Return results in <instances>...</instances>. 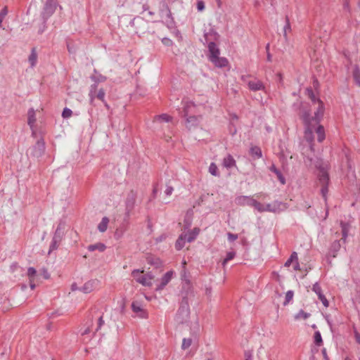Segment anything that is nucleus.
<instances>
[{"mask_svg": "<svg viewBox=\"0 0 360 360\" xmlns=\"http://www.w3.org/2000/svg\"><path fill=\"white\" fill-rule=\"evenodd\" d=\"M200 233V229L199 228H194L193 230L188 231L186 234V241L188 243H191L198 236V235Z\"/></svg>", "mask_w": 360, "mask_h": 360, "instance_id": "a878e982", "label": "nucleus"}, {"mask_svg": "<svg viewBox=\"0 0 360 360\" xmlns=\"http://www.w3.org/2000/svg\"><path fill=\"white\" fill-rule=\"evenodd\" d=\"M172 117L168 115L167 114H162L160 115H158L155 117L154 122H169L172 120Z\"/></svg>", "mask_w": 360, "mask_h": 360, "instance_id": "cd10ccee", "label": "nucleus"}, {"mask_svg": "<svg viewBox=\"0 0 360 360\" xmlns=\"http://www.w3.org/2000/svg\"><path fill=\"white\" fill-rule=\"evenodd\" d=\"M36 122L35 111L33 108L29 109L27 112V124L30 126L32 136H35L36 132L34 130V123Z\"/></svg>", "mask_w": 360, "mask_h": 360, "instance_id": "f3484780", "label": "nucleus"}, {"mask_svg": "<svg viewBox=\"0 0 360 360\" xmlns=\"http://www.w3.org/2000/svg\"><path fill=\"white\" fill-rule=\"evenodd\" d=\"M341 245L340 240H335L330 249V252L332 254L333 257H335L336 256V253L339 251L340 249Z\"/></svg>", "mask_w": 360, "mask_h": 360, "instance_id": "bb28decb", "label": "nucleus"}, {"mask_svg": "<svg viewBox=\"0 0 360 360\" xmlns=\"http://www.w3.org/2000/svg\"><path fill=\"white\" fill-rule=\"evenodd\" d=\"M147 22L141 17L136 16L131 22L130 25L136 30V32L143 33L147 29Z\"/></svg>", "mask_w": 360, "mask_h": 360, "instance_id": "1a4fd4ad", "label": "nucleus"}, {"mask_svg": "<svg viewBox=\"0 0 360 360\" xmlns=\"http://www.w3.org/2000/svg\"><path fill=\"white\" fill-rule=\"evenodd\" d=\"M142 273H143V270L134 269L132 271L131 275L135 278L137 283H141L143 286H151L152 283H148L146 274L141 275V274Z\"/></svg>", "mask_w": 360, "mask_h": 360, "instance_id": "ddd939ff", "label": "nucleus"}, {"mask_svg": "<svg viewBox=\"0 0 360 360\" xmlns=\"http://www.w3.org/2000/svg\"><path fill=\"white\" fill-rule=\"evenodd\" d=\"M104 324V321L103 319V316L99 317L98 320V326L96 329V331H98L101 329V326Z\"/></svg>", "mask_w": 360, "mask_h": 360, "instance_id": "bf43d9fd", "label": "nucleus"}, {"mask_svg": "<svg viewBox=\"0 0 360 360\" xmlns=\"http://www.w3.org/2000/svg\"><path fill=\"white\" fill-rule=\"evenodd\" d=\"M312 290L317 295L319 298L324 295L319 283L317 282L314 284Z\"/></svg>", "mask_w": 360, "mask_h": 360, "instance_id": "e433bc0d", "label": "nucleus"}, {"mask_svg": "<svg viewBox=\"0 0 360 360\" xmlns=\"http://www.w3.org/2000/svg\"><path fill=\"white\" fill-rule=\"evenodd\" d=\"M183 115L187 117L195 112V105L190 101H183Z\"/></svg>", "mask_w": 360, "mask_h": 360, "instance_id": "2eb2a0df", "label": "nucleus"}, {"mask_svg": "<svg viewBox=\"0 0 360 360\" xmlns=\"http://www.w3.org/2000/svg\"><path fill=\"white\" fill-rule=\"evenodd\" d=\"M235 256H236V252L234 251H230V252H227L225 259L222 262L223 266H225L226 264L229 261L233 259L235 257Z\"/></svg>", "mask_w": 360, "mask_h": 360, "instance_id": "58836bf2", "label": "nucleus"}, {"mask_svg": "<svg viewBox=\"0 0 360 360\" xmlns=\"http://www.w3.org/2000/svg\"><path fill=\"white\" fill-rule=\"evenodd\" d=\"M190 297H193V292H186L185 295L182 293L180 306L176 314V321L179 323H184L188 320L190 316L188 299Z\"/></svg>", "mask_w": 360, "mask_h": 360, "instance_id": "7ed1b4c3", "label": "nucleus"}, {"mask_svg": "<svg viewBox=\"0 0 360 360\" xmlns=\"http://www.w3.org/2000/svg\"><path fill=\"white\" fill-rule=\"evenodd\" d=\"M42 275L45 279H48L50 277L49 272L47 271L46 269H44L42 270Z\"/></svg>", "mask_w": 360, "mask_h": 360, "instance_id": "338daca9", "label": "nucleus"}, {"mask_svg": "<svg viewBox=\"0 0 360 360\" xmlns=\"http://www.w3.org/2000/svg\"><path fill=\"white\" fill-rule=\"evenodd\" d=\"M298 260L297 254L296 252H293L289 259L285 262V266H290L291 263L293 262H297Z\"/></svg>", "mask_w": 360, "mask_h": 360, "instance_id": "4c0bfd02", "label": "nucleus"}, {"mask_svg": "<svg viewBox=\"0 0 360 360\" xmlns=\"http://www.w3.org/2000/svg\"><path fill=\"white\" fill-rule=\"evenodd\" d=\"M328 192V184H326L324 186H323V187L321 188V195L325 200H326V195H327Z\"/></svg>", "mask_w": 360, "mask_h": 360, "instance_id": "3c124183", "label": "nucleus"}, {"mask_svg": "<svg viewBox=\"0 0 360 360\" xmlns=\"http://www.w3.org/2000/svg\"><path fill=\"white\" fill-rule=\"evenodd\" d=\"M146 278L148 283H152V280L154 278V276L151 273L146 274Z\"/></svg>", "mask_w": 360, "mask_h": 360, "instance_id": "69168bd1", "label": "nucleus"}, {"mask_svg": "<svg viewBox=\"0 0 360 360\" xmlns=\"http://www.w3.org/2000/svg\"><path fill=\"white\" fill-rule=\"evenodd\" d=\"M72 114V111L70 109L65 108L63 110L62 116L63 118H69L71 117Z\"/></svg>", "mask_w": 360, "mask_h": 360, "instance_id": "09e8293b", "label": "nucleus"}, {"mask_svg": "<svg viewBox=\"0 0 360 360\" xmlns=\"http://www.w3.org/2000/svg\"><path fill=\"white\" fill-rule=\"evenodd\" d=\"M64 229H65V224L63 223H60L58 225V227L55 231V233L53 235L52 242L50 245L49 254L51 253L53 250H56L59 244L63 240V236H64Z\"/></svg>", "mask_w": 360, "mask_h": 360, "instance_id": "39448f33", "label": "nucleus"}, {"mask_svg": "<svg viewBox=\"0 0 360 360\" xmlns=\"http://www.w3.org/2000/svg\"><path fill=\"white\" fill-rule=\"evenodd\" d=\"M96 283V281H89L84 283L80 290L84 293H89L94 290Z\"/></svg>", "mask_w": 360, "mask_h": 360, "instance_id": "b1692460", "label": "nucleus"}, {"mask_svg": "<svg viewBox=\"0 0 360 360\" xmlns=\"http://www.w3.org/2000/svg\"><path fill=\"white\" fill-rule=\"evenodd\" d=\"M173 276V271H167L161 278L160 283L158 285L156 290H162L171 281Z\"/></svg>", "mask_w": 360, "mask_h": 360, "instance_id": "412c9836", "label": "nucleus"}, {"mask_svg": "<svg viewBox=\"0 0 360 360\" xmlns=\"http://www.w3.org/2000/svg\"><path fill=\"white\" fill-rule=\"evenodd\" d=\"M250 155L254 160H257L262 158V152L259 146H254L250 148Z\"/></svg>", "mask_w": 360, "mask_h": 360, "instance_id": "5701e85b", "label": "nucleus"}, {"mask_svg": "<svg viewBox=\"0 0 360 360\" xmlns=\"http://www.w3.org/2000/svg\"><path fill=\"white\" fill-rule=\"evenodd\" d=\"M322 354H323V356L325 360H329V359L328 357V355H327V353H326V349H322Z\"/></svg>", "mask_w": 360, "mask_h": 360, "instance_id": "774afa93", "label": "nucleus"}, {"mask_svg": "<svg viewBox=\"0 0 360 360\" xmlns=\"http://www.w3.org/2000/svg\"><path fill=\"white\" fill-rule=\"evenodd\" d=\"M37 273L36 269L34 267H29L27 269V276L31 279Z\"/></svg>", "mask_w": 360, "mask_h": 360, "instance_id": "864d4df0", "label": "nucleus"}, {"mask_svg": "<svg viewBox=\"0 0 360 360\" xmlns=\"http://www.w3.org/2000/svg\"><path fill=\"white\" fill-rule=\"evenodd\" d=\"M8 14V8L6 6H5L1 11H0V27H2V22L6 17V15Z\"/></svg>", "mask_w": 360, "mask_h": 360, "instance_id": "de8ad7c7", "label": "nucleus"}, {"mask_svg": "<svg viewBox=\"0 0 360 360\" xmlns=\"http://www.w3.org/2000/svg\"><path fill=\"white\" fill-rule=\"evenodd\" d=\"M212 288L211 287H206L205 288V295L207 296V299L209 300H211V297H212Z\"/></svg>", "mask_w": 360, "mask_h": 360, "instance_id": "4d7b16f0", "label": "nucleus"}, {"mask_svg": "<svg viewBox=\"0 0 360 360\" xmlns=\"http://www.w3.org/2000/svg\"><path fill=\"white\" fill-rule=\"evenodd\" d=\"M340 225H341V228H342V240L345 241V240L348 236L349 226L348 224L344 223L342 221L341 222Z\"/></svg>", "mask_w": 360, "mask_h": 360, "instance_id": "f704fd0d", "label": "nucleus"}, {"mask_svg": "<svg viewBox=\"0 0 360 360\" xmlns=\"http://www.w3.org/2000/svg\"><path fill=\"white\" fill-rule=\"evenodd\" d=\"M269 170L276 174L278 180H284V178L283 177L281 172L275 167L274 165H271L270 166Z\"/></svg>", "mask_w": 360, "mask_h": 360, "instance_id": "ea45409f", "label": "nucleus"}, {"mask_svg": "<svg viewBox=\"0 0 360 360\" xmlns=\"http://www.w3.org/2000/svg\"><path fill=\"white\" fill-rule=\"evenodd\" d=\"M304 162L307 165L310 167L314 165V167L319 170L320 174L322 176V177L328 180L327 174L328 165L326 163L323 162L322 160L318 158L314 160L313 158L308 156Z\"/></svg>", "mask_w": 360, "mask_h": 360, "instance_id": "20e7f679", "label": "nucleus"}, {"mask_svg": "<svg viewBox=\"0 0 360 360\" xmlns=\"http://www.w3.org/2000/svg\"><path fill=\"white\" fill-rule=\"evenodd\" d=\"M56 7V0H46L44 7L42 16L44 19L49 18L55 11Z\"/></svg>", "mask_w": 360, "mask_h": 360, "instance_id": "9b49d317", "label": "nucleus"}, {"mask_svg": "<svg viewBox=\"0 0 360 360\" xmlns=\"http://www.w3.org/2000/svg\"><path fill=\"white\" fill-rule=\"evenodd\" d=\"M164 191V193L166 195H170L174 190L173 186L169 185V183L166 182L163 184L162 182L156 184L153 190V193L154 196H156L157 193L159 191Z\"/></svg>", "mask_w": 360, "mask_h": 360, "instance_id": "9d476101", "label": "nucleus"}, {"mask_svg": "<svg viewBox=\"0 0 360 360\" xmlns=\"http://www.w3.org/2000/svg\"><path fill=\"white\" fill-rule=\"evenodd\" d=\"M108 222L109 219L107 217H103L101 221L99 223L98 226V229L101 232H105L107 230Z\"/></svg>", "mask_w": 360, "mask_h": 360, "instance_id": "473e14b6", "label": "nucleus"}, {"mask_svg": "<svg viewBox=\"0 0 360 360\" xmlns=\"http://www.w3.org/2000/svg\"><path fill=\"white\" fill-rule=\"evenodd\" d=\"M254 200H255V199H253L252 198L243 195V196L237 197L235 200V202L238 205H241V206L248 205V206L252 207V204L254 202Z\"/></svg>", "mask_w": 360, "mask_h": 360, "instance_id": "aec40b11", "label": "nucleus"}, {"mask_svg": "<svg viewBox=\"0 0 360 360\" xmlns=\"http://www.w3.org/2000/svg\"><path fill=\"white\" fill-rule=\"evenodd\" d=\"M352 77L355 83L360 86V69L358 65H355L352 72Z\"/></svg>", "mask_w": 360, "mask_h": 360, "instance_id": "7c9ffc66", "label": "nucleus"}, {"mask_svg": "<svg viewBox=\"0 0 360 360\" xmlns=\"http://www.w3.org/2000/svg\"><path fill=\"white\" fill-rule=\"evenodd\" d=\"M320 300V301L322 302V304H323L324 307H328L329 305V303H328V300L326 299V297H325V295L319 298Z\"/></svg>", "mask_w": 360, "mask_h": 360, "instance_id": "13d9d810", "label": "nucleus"}, {"mask_svg": "<svg viewBox=\"0 0 360 360\" xmlns=\"http://www.w3.org/2000/svg\"><path fill=\"white\" fill-rule=\"evenodd\" d=\"M105 248L106 246L101 243H98L88 246V250L91 252L94 251L96 250H98L100 252H103L105 250Z\"/></svg>", "mask_w": 360, "mask_h": 360, "instance_id": "2f4dec72", "label": "nucleus"}, {"mask_svg": "<svg viewBox=\"0 0 360 360\" xmlns=\"http://www.w3.org/2000/svg\"><path fill=\"white\" fill-rule=\"evenodd\" d=\"M294 292L292 290H288L285 294L284 305H287L293 298Z\"/></svg>", "mask_w": 360, "mask_h": 360, "instance_id": "a18cd8bd", "label": "nucleus"}, {"mask_svg": "<svg viewBox=\"0 0 360 360\" xmlns=\"http://www.w3.org/2000/svg\"><path fill=\"white\" fill-rule=\"evenodd\" d=\"M354 333L356 342L360 345V333L356 330H354Z\"/></svg>", "mask_w": 360, "mask_h": 360, "instance_id": "0e129e2a", "label": "nucleus"}, {"mask_svg": "<svg viewBox=\"0 0 360 360\" xmlns=\"http://www.w3.org/2000/svg\"><path fill=\"white\" fill-rule=\"evenodd\" d=\"M218 168L215 163L212 162L210 164L209 167V172L214 176H218L219 174L217 172Z\"/></svg>", "mask_w": 360, "mask_h": 360, "instance_id": "37998d69", "label": "nucleus"}, {"mask_svg": "<svg viewBox=\"0 0 360 360\" xmlns=\"http://www.w3.org/2000/svg\"><path fill=\"white\" fill-rule=\"evenodd\" d=\"M306 94L311 100L312 103H318V107H319V103L320 102L323 105V102L320 99L316 98V96L314 95V91H312L311 89H306ZM318 108H317V109Z\"/></svg>", "mask_w": 360, "mask_h": 360, "instance_id": "c756f323", "label": "nucleus"}, {"mask_svg": "<svg viewBox=\"0 0 360 360\" xmlns=\"http://www.w3.org/2000/svg\"><path fill=\"white\" fill-rule=\"evenodd\" d=\"M28 60L31 65V67H34L36 65L37 60V54L34 48L32 49Z\"/></svg>", "mask_w": 360, "mask_h": 360, "instance_id": "72a5a7b5", "label": "nucleus"}, {"mask_svg": "<svg viewBox=\"0 0 360 360\" xmlns=\"http://www.w3.org/2000/svg\"><path fill=\"white\" fill-rule=\"evenodd\" d=\"M324 112V105L320 102L319 107L314 112V116H311L309 110L303 111L301 118L304 125V139L309 144V149L314 152L313 141L314 139V132L317 134L319 142H322L325 139V130L322 125L319 124Z\"/></svg>", "mask_w": 360, "mask_h": 360, "instance_id": "f257e3e1", "label": "nucleus"}, {"mask_svg": "<svg viewBox=\"0 0 360 360\" xmlns=\"http://www.w3.org/2000/svg\"><path fill=\"white\" fill-rule=\"evenodd\" d=\"M186 117V127L190 130L196 127L200 123L201 117L189 115Z\"/></svg>", "mask_w": 360, "mask_h": 360, "instance_id": "6ab92c4d", "label": "nucleus"}, {"mask_svg": "<svg viewBox=\"0 0 360 360\" xmlns=\"http://www.w3.org/2000/svg\"><path fill=\"white\" fill-rule=\"evenodd\" d=\"M217 37V33L212 34L211 32L205 33L204 35L205 41L208 44L207 48L209 51V59L217 67L224 68L227 65L228 60L225 58L219 57L220 51L217 44L210 41V37Z\"/></svg>", "mask_w": 360, "mask_h": 360, "instance_id": "f03ea898", "label": "nucleus"}, {"mask_svg": "<svg viewBox=\"0 0 360 360\" xmlns=\"http://www.w3.org/2000/svg\"><path fill=\"white\" fill-rule=\"evenodd\" d=\"M136 203V196L134 193H131L128 195L126 201H125V214H124V220H128L130 217L131 212L134 208Z\"/></svg>", "mask_w": 360, "mask_h": 360, "instance_id": "6e6552de", "label": "nucleus"}, {"mask_svg": "<svg viewBox=\"0 0 360 360\" xmlns=\"http://www.w3.org/2000/svg\"><path fill=\"white\" fill-rule=\"evenodd\" d=\"M310 316V314L304 311L301 309L297 314L295 315L294 318L295 320L307 319Z\"/></svg>", "mask_w": 360, "mask_h": 360, "instance_id": "c9c22d12", "label": "nucleus"}, {"mask_svg": "<svg viewBox=\"0 0 360 360\" xmlns=\"http://www.w3.org/2000/svg\"><path fill=\"white\" fill-rule=\"evenodd\" d=\"M160 16L168 27H172L174 25L172 13L166 4H162L160 8Z\"/></svg>", "mask_w": 360, "mask_h": 360, "instance_id": "0eeeda50", "label": "nucleus"}, {"mask_svg": "<svg viewBox=\"0 0 360 360\" xmlns=\"http://www.w3.org/2000/svg\"><path fill=\"white\" fill-rule=\"evenodd\" d=\"M162 42L165 45H166V46H170V45H172V41L170 39L167 38V37L163 38V39H162Z\"/></svg>", "mask_w": 360, "mask_h": 360, "instance_id": "052dcab7", "label": "nucleus"}, {"mask_svg": "<svg viewBox=\"0 0 360 360\" xmlns=\"http://www.w3.org/2000/svg\"><path fill=\"white\" fill-rule=\"evenodd\" d=\"M197 8L198 11H202L205 8V4L203 1H198L197 4Z\"/></svg>", "mask_w": 360, "mask_h": 360, "instance_id": "680f3d73", "label": "nucleus"}, {"mask_svg": "<svg viewBox=\"0 0 360 360\" xmlns=\"http://www.w3.org/2000/svg\"><path fill=\"white\" fill-rule=\"evenodd\" d=\"M96 87H97L96 84L91 85V86L90 92H89V96L91 97V101L95 97Z\"/></svg>", "mask_w": 360, "mask_h": 360, "instance_id": "603ef678", "label": "nucleus"}, {"mask_svg": "<svg viewBox=\"0 0 360 360\" xmlns=\"http://www.w3.org/2000/svg\"><path fill=\"white\" fill-rule=\"evenodd\" d=\"M252 207H254L259 212H265V205H262V203L257 201L256 200H254V202H253Z\"/></svg>", "mask_w": 360, "mask_h": 360, "instance_id": "a19ab883", "label": "nucleus"}, {"mask_svg": "<svg viewBox=\"0 0 360 360\" xmlns=\"http://www.w3.org/2000/svg\"><path fill=\"white\" fill-rule=\"evenodd\" d=\"M186 236H187V234H184V233L181 234L179 236V238L176 240V243H175V248L176 250H180L184 247L185 243L186 241Z\"/></svg>", "mask_w": 360, "mask_h": 360, "instance_id": "393cba45", "label": "nucleus"}, {"mask_svg": "<svg viewBox=\"0 0 360 360\" xmlns=\"http://www.w3.org/2000/svg\"><path fill=\"white\" fill-rule=\"evenodd\" d=\"M291 30V27H290V22H289V19L288 17H286V24L283 27V31H284V33H283V36L284 37H287V32L288 31H290Z\"/></svg>", "mask_w": 360, "mask_h": 360, "instance_id": "8fccbe9b", "label": "nucleus"}, {"mask_svg": "<svg viewBox=\"0 0 360 360\" xmlns=\"http://www.w3.org/2000/svg\"><path fill=\"white\" fill-rule=\"evenodd\" d=\"M192 344L191 338H184L182 340L181 348L182 349H188Z\"/></svg>", "mask_w": 360, "mask_h": 360, "instance_id": "49530a36", "label": "nucleus"}, {"mask_svg": "<svg viewBox=\"0 0 360 360\" xmlns=\"http://www.w3.org/2000/svg\"><path fill=\"white\" fill-rule=\"evenodd\" d=\"M228 239L229 241L233 242L238 239V235L229 232L227 233Z\"/></svg>", "mask_w": 360, "mask_h": 360, "instance_id": "5fc2aeb1", "label": "nucleus"}, {"mask_svg": "<svg viewBox=\"0 0 360 360\" xmlns=\"http://www.w3.org/2000/svg\"><path fill=\"white\" fill-rule=\"evenodd\" d=\"M222 166L229 170H231L236 167V162L233 157L231 155H227L223 158Z\"/></svg>", "mask_w": 360, "mask_h": 360, "instance_id": "dca6fc26", "label": "nucleus"}, {"mask_svg": "<svg viewBox=\"0 0 360 360\" xmlns=\"http://www.w3.org/2000/svg\"><path fill=\"white\" fill-rule=\"evenodd\" d=\"M245 360H252V354L250 351L245 352Z\"/></svg>", "mask_w": 360, "mask_h": 360, "instance_id": "e2e57ef3", "label": "nucleus"}, {"mask_svg": "<svg viewBox=\"0 0 360 360\" xmlns=\"http://www.w3.org/2000/svg\"><path fill=\"white\" fill-rule=\"evenodd\" d=\"M287 209L285 203L278 201H274L265 205V212H280Z\"/></svg>", "mask_w": 360, "mask_h": 360, "instance_id": "f8f14e48", "label": "nucleus"}, {"mask_svg": "<svg viewBox=\"0 0 360 360\" xmlns=\"http://www.w3.org/2000/svg\"><path fill=\"white\" fill-rule=\"evenodd\" d=\"M306 94L311 100L312 103H318V107H319V103L320 102L323 105V102L320 99L316 98V96L314 95V91H312L311 89H306ZM318 108H317V109Z\"/></svg>", "mask_w": 360, "mask_h": 360, "instance_id": "c85d7f7f", "label": "nucleus"}, {"mask_svg": "<svg viewBox=\"0 0 360 360\" xmlns=\"http://www.w3.org/2000/svg\"><path fill=\"white\" fill-rule=\"evenodd\" d=\"M314 343L317 346H321L323 343L321 335L319 331H316L314 333Z\"/></svg>", "mask_w": 360, "mask_h": 360, "instance_id": "79ce46f5", "label": "nucleus"}, {"mask_svg": "<svg viewBox=\"0 0 360 360\" xmlns=\"http://www.w3.org/2000/svg\"><path fill=\"white\" fill-rule=\"evenodd\" d=\"M248 85L249 89L253 91H260V90L264 91L265 90V86H264V84L262 83V82H261L259 79H255L254 80L248 81Z\"/></svg>", "mask_w": 360, "mask_h": 360, "instance_id": "a211bd4d", "label": "nucleus"}, {"mask_svg": "<svg viewBox=\"0 0 360 360\" xmlns=\"http://www.w3.org/2000/svg\"><path fill=\"white\" fill-rule=\"evenodd\" d=\"M181 280L185 282V285L184 286V288H186V289H187L186 292H192L191 290V283H190V280L188 278V273L186 271V269H184L181 271Z\"/></svg>", "mask_w": 360, "mask_h": 360, "instance_id": "4be33fe9", "label": "nucleus"}, {"mask_svg": "<svg viewBox=\"0 0 360 360\" xmlns=\"http://www.w3.org/2000/svg\"><path fill=\"white\" fill-rule=\"evenodd\" d=\"M131 309L141 319H146L148 317V312L142 308L141 304L137 301L132 302Z\"/></svg>", "mask_w": 360, "mask_h": 360, "instance_id": "4468645a", "label": "nucleus"}, {"mask_svg": "<svg viewBox=\"0 0 360 360\" xmlns=\"http://www.w3.org/2000/svg\"><path fill=\"white\" fill-rule=\"evenodd\" d=\"M148 262L150 264L155 266L156 268L161 265V262L158 258L149 257L148 258Z\"/></svg>", "mask_w": 360, "mask_h": 360, "instance_id": "c03bdc74", "label": "nucleus"}, {"mask_svg": "<svg viewBox=\"0 0 360 360\" xmlns=\"http://www.w3.org/2000/svg\"><path fill=\"white\" fill-rule=\"evenodd\" d=\"M96 97L101 101H103L105 98V92L103 89H100L96 95Z\"/></svg>", "mask_w": 360, "mask_h": 360, "instance_id": "6e6d98bb", "label": "nucleus"}, {"mask_svg": "<svg viewBox=\"0 0 360 360\" xmlns=\"http://www.w3.org/2000/svg\"><path fill=\"white\" fill-rule=\"evenodd\" d=\"M45 151V143L42 139L37 140L35 145L30 148L28 153L34 158H39L43 155Z\"/></svg>", "mask_w": 360, "mask_h": 360, "instance_id": "423d86ee", "label": "nucleus"}]
</instances>
